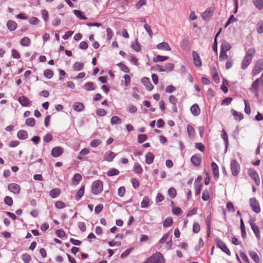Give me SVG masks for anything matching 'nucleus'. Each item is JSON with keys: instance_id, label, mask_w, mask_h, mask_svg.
<instances>
[{"instance_id": "obj_1", "label": "nucleus", "mask_w": 263, "mask_h": 263, "mask_svg": "<svg viewBox=\"0 0 263 263\" xmlns=\"http://www.w3.org/2000/svg\"><path fill=\"white\" fill-rule=\"evenodd\" d=\"M255 53V50L253 48H249L248 50L241 63V68L242 69H246L250 64Z\"/></svg>"}, {"instance_id": "obj_2", "label": "nucleus", "mask_w": 263, "mask_h": 263, "mask_svg": "<svg viewBox=\"0 0 263 263\" xmlns=\"http://www.w3.org/2000/svg\"><path fill=\"white\" fill-rule=\"evenodd\" d=\"M144 263H164V259L161 253L157 252L148 258Z\"/></svg>"}, {"instance_id": "obj_3", "label": "nucleus", "mask_w": 263, "mask_h": 263, "mask_svg": "<svg viewBox=\"0 0 263 263\" xmlns=\"http://www.w3.org/2000/svg\"><path fill=\"white\" fill-rule=\"evenodd\" d=\"M103 191V183L101 180L94 181L91 185V192L94 195H98Z\"/></svg>"}, {"instance_id": "obj_4", "label": "nucleus", "mask_w": 263, "mask_h": 263, "mask_svg": "<svg viewBox=\"0 0 263 263\" xmlns=\"http://www.w3.org/2000/svg\"><path fill=\"white\" fill-rule=\"evenodd\" d=\"M231 170L233 176H236L238 175L240 170L239 164L236 160H232L231 161Z\"/></svg>"}, {"instance_id": "obj_5", "label": "nucleus", "mask_w": 263, "mask_h": 263, "mask_svg": "<svg viewBox=\"0 0 263 263\" xmlns=\"http://www.w3.org/2000/svg\"><path fill=\"white\" fill-rule=\"evenodd\" d=\"M263 70V59H259L256 63L253 70L252 74L255 76Z\"/></svg>"}, {"instance_id": "obj_6", "label": "nucleus", "mask_w": 263, "mask_h": 263, "mask_svg": "<svg viewBox=\"0 0 263 263\" xmlns=\"http://www.w3.org/2000/svg\"><path fill=\"white\" fill-rule=\"evenodd\" d=\"M248 174L250 177L254 180L256 185H259L260 184V179L256 171L254 169L250 168L248 170Z\"/></svg>"}, {"instance_id": "obj_7", "label": "nucleus", "mask_w": 263, "mask_h": 263, "mask_svg": "<svg viewBox=\"0 0 263 263\" xmlns=\"http://www.w3.org/2000/svg\"><path fill=\"white\" fill-rule=\"evenodd\" d=\"M250 205L252 211L255 213H259L260 212L259 203L255 198L250 199Z\"/></svg>"}, {"instance_id": "obj_8", "label": "nucleus", "mask_w": 263, "mask_h": 263, "mask_svg": "<svg viewBox=\"0 0 263 263\" xmlns=\"http://www.w3.org/2000/svg\"><path fill=\"white\" fill-rule=\"evenodd\" d=\"M216 245L223 252H225L228 255H231V252L227 247L226 243L221 240L218 239L216 240Z\"/></svg>"}, {"instance_id": "obj_9", "label": "nucleus", "mask_w": 263, "mask_h": 263, "mask_svg": "<svg viewBox=\"0 0 263 263\" xmlns=\"http://www.w3.org/2000/svg\"><path fill=\"white\" fill-rule=\"evenodd\" d=\"M64 150L62 147L56 146L51 149V155L54 158H57L61 156Z\"/></svg>"}, {"instance_id": "obj_10", "label": "nucleus", "mask_w": 263, "mask_h": 263, "mask_svg": "<svg viewBox=\"0 0 263 263\" xmlns=\"http://www.w3.org/2000/svg\"><path fill=\"white\" fill-rule=\"evenodd\" d=\"M260 79H257L252 84L250 88V91L254 93L256 96H258L259 93L258 86L260 84Z\"/></svg>"}, {"instance_id": "obj_11", "label": "nucleus", "mask_w": 263, "mask_h": 263, "mask_svg": "<svg viewBox=\"0 0 263 263\" xmlns=\"http://www.w3.org/2000/svg\"><path fill=\"white\" fill-rule=\"evenodd\" d=\"M214 11V9L213 8L210 7L207 9L204 12H203L202 14V17L204 20H209L211 16L213 15Z\"/></svg>"}, {"instance_id": "obj_12", "label": "nucleus", "mask_w": 263, "mask_h": 263, "mask_svg": "<svg viewBox=\"0 0 263 263\" xmlns=\"http://www.w3.org/2000/svg\"><path fill=\"white\" fill-rule=\"evenodd\" d=\"M8 189L10 192L15 194H18L20 192V187L16 183H11L9 184Z\"/></svg>"}, {"instance_id": "obj_13", "label": "nucleus", "mask_w": 263, "mask_h": 263, "mask_svg": "<svg viewBox=\"0 0 263 263\" xmlns=\"http://www.w3.org/2000/svg\"><path fill=\"white\" fill-rule=\"evenodd\" d=\"M141 82L148 91H151L153 89L154 87L148 78H143L141 80Z\"/></svg>"}, {"instance_id": "obj_14", "label": "nucleus", "mask_w": 263, "mask_h": 263, "mask_svg": "<svg viewBox=\"0 0 263 263\" xmlns=\"http://www.w3.org/2000/svg\"><path fill=\"white\" fill-rule=\"evenodd\" d=\"M116 156V155L115 153L111 151H108L105 153L103 158L105 161L111 162Z\"/></svg>"}, {"instance_id": "obj_15", "label": "nucleus", "mask_w": 263, "mask_h": 263, "mask_svg": "<svg viewBox=\"0 0 263 263\" xmlns=\"http://www.w3.org/2000/svg\"><path fill=\"white\" fill-rule=\"evenodd\" d=\"M17 100L23 106H27L30 103V101L29 99L25 96L20 97Z\"/></svg>"}, {"instance_id": "obj_16", "label": "nucleus", "mask_w": 263, "mask_h": 263, "mask_svg": "<svg viewBox=\"0 0 263 263\" xmlns=\"http://www.w3.org/2000/svg\"><path fill=\"white\" fill-rule=\"evenodd\" d=\"M191 162L195 166H199L201 162V157L199 155H194L191 158Z\"/></svg>"}, {"instance_id": "obj_17", "label": "nucleus", "mask_w": 263, "mask_h": 263, "mask_svg": "<svg viewBox=\"0 0 263 263\" xmlns=\"http://www.w3.org/2000/svg\"><path fill=\"white\" fill-rule=\"evenodd\" d=\"M192 54L195 65L198 67L201 66L202 63L198 53L196 51H193Z\"/></svg>"}, {"instance_id": "obj_18", "label": "nucleus", "mask_w": 263, "mask_h": 263, "mask_svg": "<svg viewBox=\"0 0 263 263\" xmlns=\"http://www.w3.org/2000/svg\"><path fill=\"white\" fill-rule=\"evenodd\" d=\"M190 110L192 114L195 116H198L200 113V109L198 104H194L191 108Z\"/></svg>"}, {"instance_id": "obj_19", "label": "nucleus", "mask_w": 263, "mask_h": 263, "mask_svg": "<svg viewBox=\"0 0 263 263\" xmlns=\"http://www.w3.org/2000/svg\"><path fill=\"white\" fill-rule=\"evenodd\" d=\"M157 48L159 50L170 51L171 50L169 45L166 42H162L157 45Z\"/></svg>"}, {"instance_id": "obj_20", "label": "nucleus", "mask_w": 263, "mask_h": 263, "mask_svg": "<svg viewBox=\"0 0 263 263\" xmlns=\"http://www.w3.org/2000/svg\"><path fill=\"white\" fill-rule=\"evenodd\" d=\"M7 27L10 31H13L16 29L17 24L14 21H8L7 23Z\"/></svg>"}, {"instance_id": "obj_21", "label": "nucleus", "mask_w": 263, "mask_h": 263, "mask_svg": "<svg viewBox=\"0 0 263 263\" xmlns=\"http://www.w3.org/2000/svg\"><path fill=\"white\" fill-rule=\"evenodd\" d=\"M212 168L213 172L214 177L217 179L219 178V169L218 166L214 162L212 163Z\"/></svg>"}, {"instance_id": "obj_22", "label": "nucleus", "mask_w": 263, "mask_h": 263, "mask_svg": "<svg viewBox=\"0 0 263 263\" xmlns=\"http://www.w3.org/2000/svg\"><path fill=\"white\" fill-rule=\"evenodd\" d=\"M155 156L151 152H148L145 155V162L148 164H152L154 159Z\"/></svg>"}, {"instance_id": "obj_23", "label": "nucleus", "mask_w": 263, "mask_h": 263, "mask_svg": "<svg viewBox=\"0 0 263 263\" xmlns=\"http://www.w3.org/2000/svg\"><path fill=\"white\" fill-rule=\"evenodd\" d=\"M221 138L224 140L226 148L225 152H226L228 147L229 141H228V136L224 129H222L221 130Z\"/></svg>"}, {"instance_id": "obj_24", "label": "nucleus", "mask_w": 263, "mask_h": 263, "mask_svg": "<svg viewBox=\"0 0 263 263\" xmlns=\"http://www.w3.org/2000/svg\"><path fill=\"white\" fill-rule=\"evenodd\" d=\"M84 105L81 102H76L73 105V108L77 111H82L84 109Z\"/></svg>"}, {"instance_id": "obj_25", "label": "nucleus", "mask_w": 263, "mask_h": 263, "mask_svg": "<svg viewBox=\"0 0 263 263\" xmlns=\"http://www.w3.org/2000/svg\"><path fill=\"white\" fill-rule=\"evenodd\" d=\"M231 112L236 120L240 121L243 118V115L242 114L239 112L233 109H231Z\"/></svg>"}, {"instance_id": "obj_26", "label": "nucleus", "mask_w": 263, "mask_h": 263, "mask_svg": "<svg viewBox=\"0 0 263 263\" xmlns=\"http://www.w3.org/2000/svg\"><path fill=\"white\" fill-rule=\"evenodd\" d=\"M17 137L20 140H25L28 138V133L25 130H20L17 132Z\"/></svg>"}, {"instance_id": "obj_27", "label": "nucleus", "mask_w": 263, "mask_h": 263, "mask_svg": "<svg viewBox=\"0 0 263 263\" xmlns=\"http://www.w3.org/2000/svg\"><path fill=\"white\" fill-rule=\"evenodd\" d=\"M85 190V185H82L79 190L76 193L75 196V199L76 200H79L84 195Z\"/></svg>"}, {"instance_id": "obj_28", "label": "nucleus", "mask_w": 263, "mask_h": 263, "mask_svg": "<svg viewBox=\"0 0 263 263\" xmlns=\"http://www.w3.org/2000/svg\"><path fill=\"white\" fill-rule=\"evenodd\" d=\"M231 46L229 43L226 41H223L221 45L220 50L228 51L230 50Z\"/></svg>"}, {"instance_id": "obj_29", "label": "nucleus", "mask_w": 263, "mask_h": 263, "mask_svg": "<svg viewBox=\"0 0 263 263\" xmlns=\"http://www.w3.org/2000/svg\"><path fill=\"white\" fill-rule=\"evenodd\" d=\"M60 195V190L58 188L52 189L50 192V196L52 198H56Z\"/></svg>"}, {"instance_id": "obj_30", "label": "nucleus", "mask_w": 263, "mask_h": 263, "mask_svg": "<svg viewBox=\"0 0 263 263\" xmlns=\"http://www.w3.org/2000/svg\"><path fill=\"white\" fill-rule=\"evenodd\" d=\"M82 179V176L79 173H76L72 179V183L74 185H77Z\"/></svg>"}, {"instance_id": "obj_31", "label": "nucleus", "mask_w": 263, "mask_h": 263, "mask_svg": "<svg viewBox=\"0 0 263 263\" xmlns=\"http://www.w3.org/2000/svg\"><path fill=\"white\" fill-rule=\"evenodd\" d=\"M84 89L87 91H91L95 89V87L93 83L89 82L85 83L83 86Z\"/></svg>"}, {"instance_id": "obj_32", "label": "nucleus", "mask_w": 263, "mask_h": 263, "mask_svg": "<svg viewBox=\"0 0 263 263\" xmlns=\"http://www.w3.org/2000/svg\"><path fill=\"white\" fill-rule=\"evenodd\" d=\"M250 256L256 262L259 261V258L258 254L254 251H250L249 253Z\"/></svg>"}, {"instance_id": "obj_33", "label": "nucleus", "mask_w": 263, "mask_h": 263, "mask_svg": "<svg viewBox=\"0 0 263 263\" xmlns=\"http://www.w3.org/2000/svg\"><path fill=\"white\" fill-rule=\"evenodd\" d=\"M251 227L257 239L259 240L260 239V235L258 227L257 225H255Z\"/></svg>"}, {"instance_id": "obj_34", "label": "nucleus", "mask_w": 263, "mask_h": 263, "mask_svg": "<svg viewBox=\"0 0 263 263\" xmlns=\"http://www.w3.org/2000/svg\"><path fill=\"white\" fill-rule=\"evenodd\" d=\"M20 44L23 46H29L31 44V40L28 37H24L21 40Z\"/></svg>"}, {"instance_id": "obj_35", "label": "nucleus", "mask_w": 263, "mask_h": 263, "mask_svg": "<svg viewBox=\"0 0 263 263\" xmlns=\"http://www.w3.org/2000/svg\"><path fill=\"white\" fill-rule=\"evenodd\" d=\"M122 123L121 119L117 116H112L110 120V123L112 125L120 124Z\"/></svg>"}, {"instance_id": "obj_36", "label": "nucleus", "mask_w": 263, "mask_h": 263, "mask_svg": "<svg viewBox=\"0 0 263 263\" xmlns=\"http://www.w3.org/2000/svg\"><path fill=\"white\" fill-rule=\"evenodd\" d=\"M84 68V64L82 62H76L73 65V69L75 71H80Z\"/></svg>"}, {"instance_id": "obj_37", "label": "nucleus", "mask_w": 263, "mask_h": 263, "mask_svg": "<svg viewBox=\"0 0 263 263\" xmlns=\"http://www.w3.org/2000/svg\"><path fill=\"white\" fill-rule=\"evenodd\" d=\"M73 13L74 14V15L77 17H78L80 20H86L87 19V18L84 16L82 12L80 11V10H73Z\"/></svg>"}, {"instance_id": "obj_38", "label": "nucleus", "mask_w": 263, "mask_h": 263, "mask_svg": "<svg viewBox=\"0 0 263 263\" xmlns=\"http://www.w3.org/2000/svg\"><path fill=\"white\" fill-rule=\"evenodd\" d=\"M149 199L147 196H145L141 203L142 208H147L149 205Z\"/></svg>"}, {"instance_id": "obj_39", "label": "nucleus", "mask_w": 263, "mask_h": 263, "mask_svg": "<svg viewBox=\"0 0 263 263\" xmlns=\"http://www.w3.org/2000/svg\"><path fill=\"white\" fill-rule=\"evenodd\" d=\"M173 223V219L172 217H167L166 218L163 223V227L164 228H167L171 227Z\"/></svg>"}, {"instance_id": "obj_40", "label": "nucleus", "mask_w": 263, "mask_h": 263, "mask_svg": "<svg viewBox=\"0 0 263 263\" xmlns=\"http://www.w3.org/2000/svg\"><path fill=\"white\" fill-rule=\"evenodd\" d=\"M256 31L258 34L263 33V21H259L256 25Z\"/></svg>"}, {"instance_id": "obj_41", "label": "nucleus", "mask_w": 263, "mask_h": 263, "mask_svg": "<svg viewBox=\"0 0 263 263\" xmlns=\"http://www.w3.org/2000/svg\"><path fill=\"white\" fill-rule=\"evenodd\" d=\"M253 4L259 10H261L263 8V1L262 0H253Z\"/></svg>"}, {"instance_id": "obj_42", "label": "nucleus", "mask_w": 263, "mask_h": 263, "mask_svg": "<svg viewBox=\"0 0 263 263\" xmlns=\"http://www.w3.org/2000/svg\"><path fill=\"white\" fill-rule=\"evenodd\" d=\"M53 75V72L51 69H46L44 71V76L47 79H51Z\"/></svg>"}, {"instance_id": "obj_43", "label": "nucleus", "mask_w": 263, "mask_h": 263, "mask_svg": "<svg viewBox=\"0 0 263 263\" xmlns=\"http://www.w3.org/2000/svg\"><path fill=\"white\" fill-rule=\"evenodd\" d=\"M35 119L33 118H29L26 120V124L29 127H33L35 125Z\"/></svg>"}, {"instance_id": "obj_44", "label": "nucleus", "mask_w": 263, "mask_h": 263, "mask_svg": "<svg viewBox=\"0 0 263 263\" xmlns=\"http://www.w3.org/2000/svg\"><path fill=\"white\" fill-rule=\"evenodd\" d=\"M168 194L171 198H174L177 195L176 189L174 187L170 188L168 191Z\"/></svg>"}, {"instance_id": "obj_45", "label": "nucleus", "mask_w": 263, "mask_h": 263, "mask_svg": "<svg viewBox=\"0 0 263 263\" xmlns=\"http://www.w3.org/2000/svg\"><path fill=\"white\" fill-rule=\"evenodd\" d=\"M120 172L116 168H113L107 172L108 176H114L119 174Z\"/></svg>"}, {"instance_id": "obj_46", "label": "nucleus", "mask_w": 263, "mask_h": 263, "mask_svg": "<svg viewBox=\"0 0 263 263\" xmlns=\"http://www.w3.org/2000/svg\"><path fill=\"white\" fill-rule=\"evenodd\" d=\"M117 65L119 67L120 69L124 72L128 73L129 72L128 67L125 64L122 63H119L117 64Z\"/></svg>"}, {"instance_id": "obj_47", "label": "nucleus", "mask_w": 263, "mask_h": 263, "mask_svg": "<svg viewBox=\"0 0 263 263\" xmlns=\"http://www.w3.org/2000/svg\"><path fill=\"white\" fill-rule=\"evenodd\" d=\"M147 136L145 134L139 135L138 136V142L139 143H142L146 140Z\"/></svg>"}, {"instance_id": "obj_48", "label": "nucleus", "mask_w": 263, "mask_h": 263, "mask_svg": "<svg viewBox=\"0 0 263 263\" xmlns=\"http://www.w3.org/2000/svg\"><path fill=\"white\" fill-rule=\"evenodd\" d=\"M137 42L132 43L131 45V47L132 49L136 51H139L141 50V47L140 44L137 42V39H136Z\"/></svg>"}, {"instance_id": "obj_49", "label": "nucleus", "mask_w": 263, "mask_h": 263, "mask_svg": "<svg viewBox=\"0 0 263 263\" xmlns=\"http://www.w3.org/2000/svg\"><path fill=\"white\" fill-rule=\"evenodd\" d=\"M22 259L25 263H29L31 260V257L29 254L25 253L22 255Z\"/></svg>"}, {"instance_id": "obj_50", "label": "nucleus", "mask_w": 263, "mask_h": 263, "mask_svg": "<svg viewBox=\"0 0 263 263\" xmlns=\"http://www.w3.org/2000/svg\"><path fill=\"white\" fill-rule=\"evenodd\" d=\"M200 230V227L199 224L197 222H195L193 226V231L195 233H198L199 232Z\"/></svg>"}, {"instance_id": "obj_51", "label": "nucleus", "mask_w": 263, "mask_h": 263, "mask_svg": "<svg viewBox=\"0 0 263 263\" xmlns=\"http://www.w3.org/2000/svg\"><path fill=\"white\" fill-rule=\"evenodd\" d=\"M101 143V141L100 140L94 139L90 142V145L92 147H97Z\"/></svg>"}, {"instance_id": "obj_52", "label": "nucleus", "mask_w": 263, "mask_h": 263, "mask_svg": "<svg viewBox=\"0 0 263 263\" xmlns=\"http://www.w3.org/2000/svg\"><path fill=\"white\" fill-rule=\"evenodd\" d=\"M134 171L137 174H141L143 170L141 166L138 163H135L134 165Z\"/></svg>"}, {"instance_id": "obj_53", "label": "nucleus", "mask_w": 263, "mask_h": 263, "mask_svg": "<svg viewBox=\"0 0 263 263\" xmlns=\"http://www.w3.org/2000/svg\"><path fill=\"white\" fill-rule=\"evenodd\" d=\"M168 59V57L166 56H162L158 55L156 56V59H154L155 62L159 61L162 62Z\"/></svg>"}, {"instance_id": "obj_54", "label": "nucleus", "mask_w": 263, "mask_h": 263, "mask_svg": "<svg viewBox=\"0 0 263 263\" xmlns=\"http://www.w3.org/2000/svg\"><path fill=\"white\" fill-rule=\"evenodd\" d=\"M187 132L189 136H193L195 133L194 128L190 124H188L186 127Z\"/></svg>"}, {"instance_id": "obj_55", "label": "nucleus", "mask_w": 263, "mask_h": 263, "mask_svg": "<svg viewBox=\"0 0 263 263\" xmlns=\"http://www.w3.org/2000/svg\"><path fill=\"white\" fill-rule=\"evenodd\" d=\"M202 199L204 201H207L209 199V192L208 190H204L203 191Z\"/></svg>"}, {"instance_id": "obj_56", "label": "nucleus", "mask_w": 263, "mask_h": 263, "mask_svg": "<svg viewBox=\"0 0 263 263\" xmlns=\"http://www.w3.org/2000/svg\"><path fill=\"white\" fill-rule=\"evenodd\" d=\"M244 103H245V112L247 114L249 115L251 112L250 104H249V102H248V101H247L246 100H244Z\"/></svg>"}, {"instance_id": "obj_57", "label": "nucleus", "mask_w": 263, "mask_h": 263, "mask_svg": "<svg viewBox=\"0 0 263 263\" xmlns=\"http://www.w3.org/2000/svg\"><path fill=\"white\" fill-rule=\"evenodd\" d=\"M144 27L145 30L146 31V32H147V33L148 34L150 37H152L153 35V31L151 29V26L149 25L145 24L144 25Z\"/></svg>"}, {"instance_id": "obj_58", "label": "nucleus", "mask_w": 263, "mask_h": 263, "mask_svg": "<svg viewBox=\"0 0 263 263\" xmlns=\"http://www.w3.org/2000/svg\"><path fill=\"white\" fill-rule=\"evenodd\" d=\"M4 202L8 206H11L13 204V200L11 197L6 196L4 199Z\"/></svg>"}, {"instance_id": "obj_59", "label": "nucleus", "mask_w": 263, "mask_h": 263, "mask_svg": "<svg viewBox=\"0 0 263 263\" xmlns=\"http://www.w3.org/2000/svg\"><path fill=\"white\" fill-rule=\"evenodd\" d=\"M232 101V98L231 97H228L224 98L221 102L222 105H228Z\"/></svg>"}, {"instance_id": "obj_60", "label": "nucleus", "mask_w": 263, "mask_h": 263, "mask_svg": "<svg viewBox=\"0 0 263 263\" xmlns=\"http://www.w3.org/2000/svg\"><path fill=\"white\" fill-rule=\"evenodd\" d=\"M52 136L49 133L47 134L43 137L44 141L47 143L50 142L52 140Z\"/></svg>"}, {"instance_id": "obj_61", "label": "nucleus", "mask_w": 263, "mask_h": 263, "mask_svg": "<svg viewBox=\"0 0 263 263\" xmlns=\"http://www.w3.org/2000/svg\"><path fill=\"white\" fill-rule=\"evenodd\" d=\"M55 206L57 209H63L65 207V204L61 201H57L55 203Z\"/></svg>"}, {"instance_id": "obj_62", "label": "nucleus", "mask_w": 263, "mask_h": 263, "mask_svg": "<svg viewBox=\"0 0 263 263\" xmlns=\"http://www.w3.org/2000/svg\"><path fill=\"white\" fill-rule=\"evenodd\" d=\"M96 114L98 116L103 117L106 115V111L104 109L100 108L97 110Z\"/></svg>"}, {"instance_id": "obj_63", "label": "nucleus", "mask_w": 263, "mask_h": 263, "mask_svg": "<svg viewBox=\"0 0 263 263\" xmlns=\"http://www.w3.org/2000/svg\"><path fill=\"white\" fill-rule=\"evenodd\" d=\"M125 193V189L124 186L120 187L118 190V195L120 197H123Z\"/></svg>"}, {"instance_id": "obj_64", "label": "nucleus", "mask_w": 263, "mask_h": 263, "mask_svg": "<svg viewBox=\"0 0 263 263\" xmlns=\"http://www.w3.org/2000/svg\"><path fill=\"white\" fill-rule=\"evenodd\" d=\"M103 209V205L102 204H98L95 209V212L97 214H99L102 211Z\"/></svg>"}]
</instances>
